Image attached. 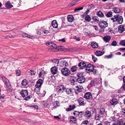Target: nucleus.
Returning a JSON list of instances; mask_svg holds the SVG:
<instances>
[{
  "mask_svg": "<svg viewBox=\"0 0 125 125\" xmlns=\"http://www.w3.org/2000/svg\"><path fill=\"white\" fill-rule=\"evenodd\" d=\"M111 20L113 21V22L117 21L118 24H121L123 22V18L121 16H119V14H117L114 16L113 18H111Z\"/></svg>",
  "mask_w": 125,
  "mask_h": 125,
  "instance_id": "nucleus-1",
  "label": "nucleus"
},
{
  "mask_svg": "<svg viewBox=\"0 0 125 125\" xmlns=\"http://www.w3.org/2000/svg\"><path fill=\"white\" fill-rule=\"evenodd\" d=\"M46 45L50 47L48 48L49 51H54V50L58 49V46H57L56 44L52 42H47L46 43Z\"/></svg>",
  "mask_w": 125,
  "mask_h": 125,
  "instance_id": "nucleus-2",
  "label": "nucleus"
},
{
  "mask_svg": "<svg viewBox=\"0 0 125 125\" xmlns=\"http://www.w3.org/2000/svg\"><path fill=\"white\" fill-rule=\"evenodd\" d=\"M65 88L63 85H59L57 87L56 91L58 94H61L65 90Z\"/></svg>",
  "mask_w": 125,
  "mask_h": 125,
  "instance_id": "nucleus-3",
  "label": "nucleus"
},
{
  "mask_svg": "<svg viewBox=\"0 0 125 125\" xmlns=\"http://www.w3.org/2000/svg\"><path fill=\"white\" fill-rule=\"evenodd\" d=\"M40 87H35L34 88V91L39 96L42 97H44L46 94V92L45 91L43 90L42 93H41L40 92Z\"/></svg>",
  "mask_w": 125,
  "mask_h": 125,
  "instance_id": "nucleus-4",
  "label": "nucleus"
},
{
  "mask_svg": "<svg viewBox=\"0 0 125 125\" xmlns=\"http://www.w3.org/2000/svg\"><path fill=\"white\" fill-rule=\"evenodd\" d=\"M61 72L62 74L65 76H67L69 75L70 73V71L66 68H62Z\"/></svg>",
  "mask_w": 125,
  "mask_h": 125,
  "instance_id": "nucleus-5",
  "label": "nucleus"
},
{
  "mask_svg": "<svg viewBox=\"0 0 125 125\" xmlns=\"http://www.w3.org/2000/svg\"><path fill=\"white\" fill-rule=\"evenodd\" d=\"M94 67L93 65L89 63L88 64L86 68V70L87 71L89 72V73L90 72H93L94 70Z\"/></svg>",
  "mask_w": 125,
  "mask_h": 125,
  "instance_id": "nucleus-6",
  "label": "nucleus"
},
{
  "mask_svg": "<svg viewBox=\"0 0 125 125\" xmlns=\"http://www.w3.org/2000/svg\"><path fill=\"white\" fill-rule=\"evenodd\" d=\"M84 98L87 100L91 99L93 98L91 93L89 92H86L84 95Z\"/></svg>",
  "mask_w": 125,
  "mask_h": 125,
  "instance_id": "nucleus-7",
  "label": "nucleus"
},
{
  "mask_svg": "<svg viewBox=\"0 0 125 125\" xmlns=\"http://www.w3.org/2000/svg\"><path fill=\"white\" fill-rule=\"evenodd\" d=\"M98 24L99 26L101 28H105L108 26L107 22L104 21H100Z\"/></svg>",
  "mask_w": 125,
  "mask_h": 125,
  "instance_id": "nucleus-8",
  "label": "nucleus"
},
{
  "mask_svg": "<svg viewBox=\"0 0 125 125\" xmlns=\"http://www.w3.org/2000/svg\"><path fill=\"white\" fill-rule=\"evenodd\" d=\"M2 78L4 82L7 87H8L11 86L9 80L6 78L4 76H3Z\"/></svg>",
  "mask_w": 125,
  "mask_h": 125,
  "instance_id": "nucleus-9",
  "label": "nucleus"
},
{
  "mask_svg": "<svg viewBox=\"0 0 125 125\" xmlns=\"http://www.w3.org/2000/svg\"><path fill=\"white\" fill-rule=\"evenodd\" d=\"M59 66L65 68L67 65H68V63L66 61L62 60L61 61L59 64Z\"/></svg>",
  "mask_w": 125,
  "mask_h": 125,
  "instance_id": "nucleus-10",
  "label": "nucleus"
},
{
  "mask_svg": "<svg viewBox=\"0 0 125 125\" xmlns=\"http://www.w3.org/2000/svg\"><path fill=\"white\" fill-rule=\"evenodd\" d=\"M78 66L81 69H83L84 68L86 67L87 65L84 62H79L78 63Z\"/></svg>",
  "mask_w": 125,
  "mask_h": 125,
  "instance_id": "nucleus-11",
  "label": "nucleus"
},
{
  "mask_svg": "<svg viewBox=\"0 0 125 125\" xmlns=\"http://www.w3.org/2000/svg\"><path fill=\"white\" fill-rule=\"evenodd\" d=\"M84 116L87 118H89L91 116V113L90 111L87 110L83 112Z\"/></svg>",
  "mask_w": 125,
  "mask_h": 125,
  "instance_id": "nucleus-12",
  "label": "nucleus"
},
{
  "mask_svg": "<svg viewBox=\"0 0 125 125\" xmlns=\"http://www.w3.org/2000/svg\"><path fill=\"white\" fill-rule=\"evenodd\" d=\"M20 94L24 98L28 95V92L26 90H23L21 91Z\"/></svg>",
  "mask_w": 125,
  "mask_h": 125,
  "instance_id": "nucleus-13",
  "label": "nucleus"
},
{
  "mask_svg": "<svg viewBox=\"0 0 125 125\" xmlns=\"http://www.w3.org/2000/svg\"><path fill=\"white\" fill-rule=\"evenodd\" d=\"M42 79H39L37 82L36 85H35V87H40L42 84Z\"/></svg>",
  "mask_w": 125,
  "mask_h": 125,
  "instance_id": "nucleus-14",
  "label": "nucleus"
},
{
  "mask_svg": "<svg viewBox=\"0 0 125 125\" xmlns=\"http://www.w3.org/2000/svg\"><path fill=\"white\" fill-rule=\"evenodd\" d=\"M51 70L52 73L53 74H55L58 72L57 68L55 66L52 68L51 69Z\"/></svg>",
  "mask_w": 125,
  "mask_h": 125,
  "instance_id": "nucleus-15",
  "label": "nucleus"
},
{
  "mask_svg": "<svg viewBox=\"0 0 125 125\" xmlns=\"http://www.w3.org/2000/svg\"><path fill=\"white\" fill-rule=\"evenodd\" d=\"M125 30L124 27L123 25H120L118 27V31L121 33H122Z\"/></svg>",
  "mask_w": 125,
  "mask_h": 125,
  "instance_id": "nucleus-16",
  "label": "nucleus"
},
{
  "mask_svg": "<svg viewBox=\"0 0 125 125\" xmlns=\"http://www.w3.org/2000/svg\"><path fill=\"white\" fill-rule=\"evenodd\" d=\"M110 103L112 105H115L118 103V100L116 98H114L111 100Z\"/></svg>",
  "mask_w": 125,
  "mask_h": 125,
  "instance_id": "nucleus-17",
  "label": "nucleus"
},
{
  "mask_svg": "<svg viewBox=\"0 0 125 125\" xmlns=\"http://www.w3.org/2000/svg\"><path fill=\"white\" fill-rule=\"evenodd\" d=\"M99 114L102 115H106V112L105 111V109L104 108H102L100 109L99 111Z\"/></svg>",
  "mask_w": 125,
  "mask_h": 125,
  "instance_id": "nucleus-18",
  "label": "nucleus"
},
{
  "mask_svg": "<svg viewBox=\"0 0 125 125\" xmlns=\"http://www.w3.org/2000/svg\"><path fill=\"white\" fill-rule=\"evenodd\" d=\"M71 81V83L72 85H74V83L77 81V79L76 77H75L74 76H72L70 78Z\"/></svg>",
  "mask_w": 125,
  "mask_h": 125,
  "instance_id": "nucleus-19",
  "label": "nucleus"
},
{
  "mask_svg": "<svg viewBox=\"0 0 125 125\" xmlns=\"http://www.w3.org/2000/svg\"><path fill=\"white\" fill-rule=\"evenodd\" d=\"M85 80V78L84 77H82L81 78H79L77 79V81L79 83H84Z\"/></svg>",
  "mask_w": 125,
  "mask_h": 125,
  "instance_id": "nucleus-20",
  "label": "nucleus"
},
{
  "mask_svg": "<svg viewBox=\"0 0 125 125\" xmlns=\"http://www.w3.org/2000/svg\"><path fill=\"white\" fill-rule=\"evenodd\" d=\"M81 0H73L71 3H70L68 5L69 7H71L73 6L76 3H77Z\"/></svg>",
  "mask_w": 125,
  "mask_h": 125,
  "instance_id": "nucleus-21",
  "label": "nucleus"
},
{
  "mask_svg": "<svg viewBox=\"0 0 125 125\" xmlns=\"http://www.w3.org/2000/svg\"><path fill=\"white\" fill-rule=\"evenodd\" d=\"M103 39L106 42H108L111 39V37L108 35H106L103 38Z\"/></svg>",
  "mask_w": 125,
  "mask_h": 125,
  "instance_id": "nucleus-22",
  "label": "nucleus"
},
{
  "mask_svg": "<svg viewBox=\"0 0 125 125\" xmlns=\"http://www.w3.org/2000/svg\"><path fill=\"white\" fill-rule=\"evenodd\" d=\"M91 45L94 48H97L98 46V44L95 42H93L91 43Z\"/></svg>",
  "mask_w": 125,
  "mask_h": 125,
  "instance_id": "nucleus-23",
  "label": "nucleus"
},
{
  "mask_svg": "<svg viewBox=\"0 0 125 125\" xmlns=\"http://www.w3.org/2000/svg\"><path fill=\"white\" fill-rule=\"evenodd\" d=\"M65 90L66 93L68 94L71 95L73 94V92L72 89L65 88Z\"/></svg>",
  "mask_w": 125,
  "mask_h": 125,
  "instance_id": "nucleus-24",
  "label": "nucleus"
},
{
  "mask_svg": "<svg viewBox=\"0 0 125 125\" xmlns=\"http://www.w3.org/2000/svg\"><path fill=\"white\" fill-rule=\"evenodd\" d=\"M68 21L69 22H72L74 19L73 16L71 15H68L67 17Z\"/></svg>",
  "mask_w": 125,
  "mask_h": 125,
  "instance_id": "nucleus-25",
  "label": "nucleus"
},
{
  "mask_svg": "<svg viewBox=\"0 0 125 125\" xmlns=\"http://www.w3.org/2000/svg\"><path fill=\"white\" fill-rule=\"evenodd\" d=\"M52 98L51 96H50L46 101L47 104L46 105H47V107L51 105Z\"/></svg>",
  "mask_w": 125,
  "mask_h": 125,
  "instance_id": "nucleus-26",
  "label": "nucleus"
},
{
  "mask_svg": "<svg viewBox=\"0 0 125 125\" xmlns=\"http://www.w3.org/2000/svg\"><path fill=\"white\" fill-rule=\"evenodd\" d=\"M77 101L79 103V104L81 106L84 105V101H83V98H80L79 99H78Z\"/></svg>",
  "mask_w": 125,
  "mask_h": 125,
  "instance_id": "nucleus-27",
  "label": "nucleus"
},
{
  "mask_svg": "<svg viewBox=\"0 0 125 125\" xmlns=\"http://www.w3.org/2000/svg\"><path fill=\"white\" fill-rule=\"evenodd\" d=\"M96 14L99 17H104L103 13L100 10L97 12L96 13Z\"/></svg>",
  "mask_w": 125,
  "mask_h": 125,
  "instance_id": "nucleus-28",
  "label": "nucleus"
},
{
  "mask_svg": "<svg viewBox=\"0 0 125 125\" xmlns=\"http://www.w3.org/2000/svg\"><path fill=\"white\" fill-rule=\"evenodd\" d=\"M113 11L116 13H119L121 10L118 7L113 8Z\"/></svg>",
  "mask_w": 125,
  "mask_h": 125,
  "instance_id": "nucleus-29",
  "label": "nucleus"
},
{
  "mask_svg": "<svg viewBox=\"0 0 125 125\" xmlns=\"http://www.w3.org/2000/svg\"><path fill=\"white\" fill-rule=\"evenodd\" d=\"M52 25L54 28H57L58 27V24L56 21H53L52 22Z\"/></svg>",
  "mask_w": 125,
  "mask_h": 125,
  "instance_id": "nucleus-30",
  "label": "nucleus"
},
{
  "mask_svg": "<svg viewBox=\"0 0 125 125\" xmlns=\"http://www.w3.org/2000/svg\"><path fill=\"white\" fill-rule=\"evenodd\" d=\"M5 6L7 8H10L12 7L13 5L10 4V1H9L6 3Z\"/></svg>",
  "mask_w": 125,
  "mask_h": 125,
  "instance_id": "nucleus-31",
  "label": "nucleus"
},
{
  "mask_svg": "<svg viewBox=\"0 0 125 125\" xmlns=\"http://www.w3.org/2000/svg\"><path fill=\"white\" fill-rule=\"evenodd\" d=\"M75 108V106L74 105H70L69 106V107L66 109V110L67 111H70L73 109Z\"/></svg>",
  "mask_w": 125,
  "mask_h": 125,
  "instance_id": "nucleus-32",
  "label": "nucleus"
},
{
  "mask_svg": "<svg viewBox=\"0 0 125 125\" xmlns=\"http://www.w3.org/2000/svg\"><path fill=\"white\" fill-rule=\"evenodd\" d=\"M95 53L97 56H100L103 55L104 53L99 51H97L95 52Z\"/></svg>",
  "mask_w": 125,
  "mask_h": 125,
  "instance_id": "nucleus-33",
  "label": "nucleus"
},
{
  "mask_svg": "<svg viewBox=\"0 0 125 125\" xmlns=\"http://www.w3.org/2000/svg\"><path fill=\"white\" fill-rule=\"evenodd\" d=\"M70 119V122H73L75 123H76L75 121L77 120V119L75 117L73 116H71Z\"/></svg>",
  "mask_w": 125,
  "mask_h": 125,
  "instance_id": "nucleus-34",
  "label": "nucleus"
},
{
  "mask_svg": "<svg viewBox=\"0 0 125 125\" xmlns=\"http://www.w3.org/2000/svg\"><path fill=\"white\" fill-rule=\"evenodd\" d=\"M22 35L23 37H27L29 38H32V36H31L26 33H23L22 34Z\"/></svg>",
  "mask_w": 125,
  "mask_h": 125,
  "instance_id": "nucleus-35",
  "label": "nucleus"
},
{
  "mask_svg": "<svg viewBox=\"0 0 125 125\" xmlns=\"http://www.w3.org/2000/svg\"><path fill=\"white\" fill-rule=\"evenodd\" d=\"M77 68V65H75L73 66L71 68L72 72H74L76 71Z\"/></svg>",
  "mask_w": 125,
  "mask_h": 125,
  "instance_id": "nucleus-36",
  "label": "nucleus"
},
{
  "mask_svg": "<svg viewBox=\"0 0 125 125\" xmlns=\"http://www.w3.org/2000/svg\"><path fill=\"white\" fill-rule=\"evenodd\" d=\"M28 84L27 81L25 79H24L22 81L21 83V84L22 85L25 86Z\"/></svg>",
  "mask_w": 125,
  "mask_h": 125,
  "instance_id": "nucleus-37",
  "label": "nucleus"
},
{
  "mask_svg": "<svg viewBox=\"0 0 125 125\" xmlns=\"http://www.w3.org/2000/svg\"><path fill=\"white\" fill-rule=\"evenodd\" d=\"M85 19L87 21L89 22L90 21L91 18L89 15H87L85 16Z\"/></svg>",
  "mask_w": 125,
  "mask_h": 125,
  "instance_id": "nucleus-38",
  "label": "nucleus"
},
{
  "mask_svg": "<svg viewBox=\"0 0 125 125\" xmlns=\"http://www.w3.org/2000/svg\"><path fill=\"white\" fill-rule=\"evenodd\" d=\"M76 89L75 90V94H78V93L81 92H79L78 91H77L76 90H79L80 89L79 87L78 86H75Z\"/></svg>",
  "mask_w": 125,
  "mask_h": 125,
  "instance_id": "nucleus-39",
  "label": "nucleus"
},
{
  "mask_svg": "<svg viewBox=\"0 0 125 125\" xmlns=\"http://www.w3.org/2000/svg\"><path fill=\"white\" fill-rule=\"evenodd\" d=\"M120 44L122 46H125V40H121L120 43Z\"/></svg>",
  "mask_w": 125,
  "mask_h": 125,
  "instance_id": "nucleus-40",
  "label": "nucleus"
},
{
  "mask_svg": "<svg viewBox=\"0 0 125 125\" xmlns=\"http://www.w3.org/2000/svg\"><path fill=\"white\" fill-rule=\"evenodd\" d=\"M83 8L82 7L76 8L74 9V11L77 12L78 11H79L80 10H82L83 9Z\"/></svg>",
  "mask_w": 125,
  "mask_h": 125,
  "instance_id": "nucleus-41",
  "label": "nucleus"
},
{
  "mask_svg": "<svg viewBox=\"0 0 125 125\" xmlns=\"http://www.w3.org/2000/svg\"><path fill=\"white\" fill-rule=\"evenodd\" d=\"M112 14V12H107V14L105 15L106 16L108 17H110L111 15Z\"/></svg>",
  "mask_w": 125,
  "mask_h": 125,
  "instance_id": "nucleus-42",
  "label": "nucleus"
},
{
  "mask_svg": "<svg viewBox=\"0 0 125 125\" xmlns=\"http://www.w3.org/2000/svg\"><path fill=\"white\" fill-rule=\"evenodd\" d=\"M78 115L79 117H82L83 115V111H81L79 112Z\"/></svg>",
  "mask_w": 125,
  "mask_h": 125,
  "instance_id": "nucleus-43",
  "label": "nucleus"
},
{
  "mask_svg": "<svg viewBox=\"0 0 125 125\" xmlns=\"http://www.w3.org/2000/svg\"><path fill=\"white\" fill-rule=\"evenodd\" d=\"M100 118V116L99 114H97L95 115V119L96 120H99Z\"/></svg>",
  "mask_w": 125,
  "mask_h": 125,
  "instance_id": "nucleus-44",
  "label": "nucleus"
},
{
  "mask_svg": "<svg viewBox=\"0 0 125 125\" xmlns=\"http://www.w3.org/2000/svg\"><path fill=\"white\" fill-rule=\"evenodd\" d=\"M119 125H122L123 123L122 120L119 119L118 120V123Z\"/></svg>",
  "mask_w": 125,
  "mask_h": 125,
  "instance_id": "nucleus-45",
  "label": "nucleus"
},
{
  "mask_svg": "<svg viewBox=\"0 0 125 125\" xmlns=\"http://www.w3.org/2000/svg\"><path fill=\"white\" fill-rule=\"evenodd\" d=\"M97 18V16H94L92 18V19L93 20L94 22L98 21H99V20L96 18Z\"/></svg>",
  "mask_w": 125,
  "mask_h": 125,
  "instance_id": "nucleus-46",
  "label": "nucleus"
},
{
  "mask_svg": "<svg viewBox=\"0 0 125 125\" xmlns=\"http://www.w3.org/2000/svg\"><path fill=\"white\" fill-rule=\"evenodd\" d=\"M117 43L116 41H114L112 42V43L111 44V45L112 46H115L117 45Z\"/></svg>",
  "mask_w": 125,
  "mask_h": 125,
  "instance_id": "nucleus-47",
  "label": "nucleus"
},
{
  "mask_svg": "<svg viewBox=\"0 0 125 125\" xmlns=\"http://www.w3.org/2000/svg\"><path fill=\"white\" fill-rule=\"evenodd\" d=\"M77 75L78 78H81V77H84L83 76V73H78Z\"/></svg>",
  "mask_w": 125,
  "mask_h": 125,
  "instance_id": "nucleus-48",
  "label": "nucleus"
},
{
  "mask_svg": "<svg viewBox=\"0 0 125 125\" xmlns=\"http://www.w3.org/2000/svg\"><path fill=\"white\" fill-rule=\"evenodd\" d=\"M59 60L58 59H54V61L53 63H54V65L58 64L59 63Z\"/></svg>",
  "mask_w": 125,
  "mask_h": 125,
  "instance_id": "nucleus-49",
  "label": "nucleus"
},
{
  "mask_svg": "<svg viewBox=\"0 0 125 125\" xmlns=\"http://www.w3.org/2000/svg\"><path fill=\"white\" fill-rule=\"evenodd\" d=\"M73 39H75L77 41H79L80 40V37H77L76 36H74L73 38Z\"/></svg>",
  "mask_w": 125,
  "mask_h": 125,
  "instance_id": "nucleus-50",
  "label": "nucleus"
},
{
  "mask_svg": "<svg viewBox=\"0 0 125 125\" xmlns=\"http://www.w3.org/2000/svg\"><path fill=\"white\" fill-rule=\"evenodd\" d=\"M29 73H30L31 75H34L36 72L33 70L32 71V70H31L29 72Z\"/></svg>",
  "mask_w": 125,
  "mask_h": 125,
  "instance_id": "nucleus-51",
  "label": "nucleus"
},
{
  "mask_svg": "<svg viewBox=\"0 0 125 125\" xmlns=\"http://www.w3.org/2000/svg\"><path fill=\"white\" fill-rule=\"evenodd\" d=\"M42 32L44 34H47L49 33L48 31L47 30H44L42 31Z\"/></svg>",
  "mask_w": 125,
  "mask_h": 125,
  "instance_id": "nucleus-52",
  "label": "nucleus"
},
{
  "mask_svg": "<svg viewBox=\"0 0 125 125\" xmlns=\"http://www.w3.org/2000/svg\"><path fill=\"white\" fill-rule=\"evenodd\" d=\"M79 112L75 111L73 113V114L75 116L77 117L78 116V115L79 114Z\"/></svg>",
  "mask_w": 125,
  "mask_h": 125,
  "instance_id": "nucleus-53",
  "label": "nucleus"
},
{
  "mask_svg": "<svg viewBox=\"0 0 125 125\" xmlns=\"http://www.w3.org/2000/svg\"><path fill=\"white\" fill-rule=\"evenodd\" d=\"M96 83L94 81H92L90 83V85L92 86H95Z\"/></svg>",
  "mask_w": 125,
  "mask_h": 125,
  "instance_id": "nucleus-54",
  "label": "nucleus"
},
{
  "mask_svg": "<svg viewBox=\"0 0 125 125\" xmlns=\"http://www.w3.org/2000/svg\"><path fill=\"white\" fill-rule=\"evenodd\" d=\"M113 56V54L112 53V54L107 56L106 57L107 59L112 58Z\"/></svg>",
  "mask_w": 125,
  "mask_h": 125,
  "instance_id": "nucleus-55",
  "label": "nucleus"
},
{
  "mask_svg": "<svg viewBox=\"0 0 125 125\" xmlns=\"http://www.w3.org/2000/svg\"><path fill=\"white\" fill-rule=\"evenodd\" d=\"M121 110L123 115L125 117V108L124 109H122Z\"/></svg>",
  "mask_w": 125,
  "mask_h": 125,
  "instance_id": "nucleus-56",
  "label": "nucleus"
},
{
  "mask_svg": "<svg viewBox=\"0 0 125 125\" xmlns=\"http://www.w3.org/2000/svg\"><path fill=\"white\" fill-rule=\"evenodd\" d=\"M92 59L94 62H95L96 60H97V59L96 58L94 55H92Z\"/></svg>",
  "mask_w": 125,
  "mask_h": 125,
  "instance_id": "nucleus-57",
  "label": "nucleus"
},
{
  "mask_svg": "<svg viewBox=\"0 0 125 125\" xmlns=\"http://www.w3.org/2000/svg\"><path fill=\"white\" fill-rule=\"evenodd\" d=\"M20 71L19 70H16V73L17 76H19L21 75V74L20 73Z\"/></svg>",
  "mask_w": 125,
  "mask_h": 125,
  "instance_id": "nucleus-58",
  "label": "nucleus"
},
{
  "mask_svg": "<svg viewBox=\"0 0 125 125\" xmlns=\"http://www.w3.org/2000/svg\"><path fill=\"white\" fill-rule=\"evenodd\" d=\"M31 97H32V96L30 95L25 98L24 99V100H25L26 101H28V100H29L30 99Z\"/></svg>",
  "mask_w": 125,
  "mask_h": 125,
  "instance_id": "nucleus-59",
  "label": "nucleus"
},
{
  "mask_svg": "<svg viewBox=\"0 0 125 125\" xmlns=\"http://www.w3.org/2000/svg\"><path fill=\"white\" fill-rule=\"evenodd\" d=\"M47 104V101L45 102L44 101L43 102V105L44 107L45 108L47 107V105H46L47 104Z\"/></svg>",
  "mask_w": 125,
  "mask_h": 125,
  "instance_id": "nucleus-60",
  "label": "nucleus"
},
{
  "mask_svg": "<svg viewBox=\"0 0 125 125\" xmlns=\"http://www.w3.org/2000/svg\"><path fill=\"white\" fill-rule=\"evenodd\" d=\"M89 8H90V9H91L92 8H94V6L93 4H90L89 5V6H88Z\"/></svg>",
  "mask_w": 125,
  "mask_h": 125,
  "instance_id": "nucleus-61",
  "label": "nucleus"
},
{
  "mask_svg": "<svg viewBox=\"0 0 125 125\" xmlns=\"http://www.w3.org/2000/svg\"><path fill=\"white\" fill-rule=\"evenodd\" d=\"M93 73L94 75H97V74L98 72V71L96 70H94L93 71Z\"/></svg>",
  "mask_w": 125,
  "mask_h": 125,
  "instance_id": "nucleus-62",
  "label": "nucleus"
},
{
  "mask_svg": "<svg viewBox=\"0 0 125 125\" xmlns=\"http://www.w3.org/2000/svg\"><path fill=\"white\" fill-rule=\"evenodd\" d=\"M88 123V121L87 120H85L83 121L82 122L83 124H84L87 125Z\"/></svg>",
  "mask_w": 125,
  "mask_h": 125,
  "instance_id": "nucleus-63",
  "label": "nucleus"
},
{
  "mask_svg": "<svg viewBox=\"0 0 125 125\" xmlns=\"http://www.w3.org/2000/svg\"><path fill=\"white\" fill-rule=\"evenodd\" d=\"M110 122L108 121L105 122L104 123V125H110Z\"/></svg>",
  "mask_w": 125,
  "mask_h": 125,
  "instance_id": "nucleus-64",
  "label": "nucleus"
}]
</instances>
